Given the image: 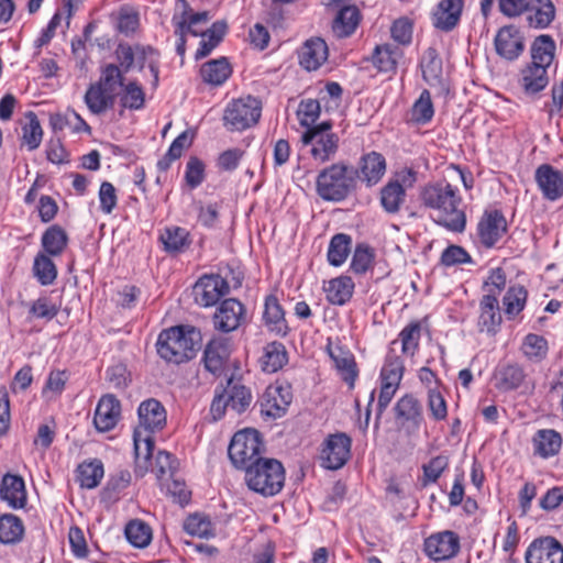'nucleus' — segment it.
Masks as SVG:
<instances>
[{"label":"nucleus","mask_w":563,"mask_h":563,"mask_svg":"<svg viewBox=\"0 0 563 563\" xmlns=\"http://www.w3.org/2000/svg\"><path fill=\"white\" fill-rule=\"evenodd\" d=\"M139 426L133 432L135 468L134 473L143 477L148 471V462L154 450L152 433L162 430L166 424V410L156 399L150 398L139 406Z\"/></svg>","instance_id":"1"},{"label":"nucleus","mask_w":563,"mask_h":563,"mask_svg":"<svg viewBox=\"0 0 563 563\" xmlns=\"http://www.w3.org/2000/svg\"><path fill=\"white\" fill-rule=\"evenodd\" d=\"M420 199L427 208L437 211L434 221L453 232H462L466 225V216L460 209L461 197L449 183H437L422 188Z\"/></svg>","instance_id":"2"},{"label":"nucleus","mask_w":563,"mask_h":563,"mask_svg":"<svg viewBox=\"0 0 563 563\" xmlns=\"http://www.w3.org/2000/svg\"><path fill=\"white\" fill-rule=\"evenodd\" d=\"M202 335L192 325H177L159 333L157 353L167 362L180 364L192 360L200 350Z\"/></svg>","instance_id":"3"},{"label":"nucleus","mask_w":563,"mask_h":563,"mask_svg":"<svg viewBox=\"0 0 563 563\" xmlns=\"http://www.w3.org/2000/svg\"><path fill=\"white\" fill-rule=\"evenodd\" d=\"M356 185L355 168L344 162H339L319 172L316 179V191L325 201L340 202L355 191Z\"/></svg>","instance_id":"4"},{"label":"nucleus","mask_w":563,"mask_h":563,"mask_svg":"<svg viewBox=\"0 0 563 563\" xmlns=\"http://www.w3.org/2000/svg\"><path fill=\"white\" fill-rule=\"evenodd\" d=\"M124 74L115 64H108L102 68L99 80L88 87L84 97L91 113L101 114L113 108L119 93L117 88L122 89L126 84Z\"/></svg>","instance_id":"5"},{"label":"nucleus","mask_w":563,"mask_h":563,"mask_svg":"<svg viewBox=\"0 0 563 563\" xmlns=\"http://www.w3.org/2000/svg\"><path fill=\"white\" fill-rule=\"evenodd\" d=\"M244 472L247 487L262 496H274L284 487L285 470L283 464L275 459L257 460Z\"/></svg>","instance_id":"6"},{"label":"nucleus","mask_w":563,"mask_h":563,"mask_svg":"<svg viewBox=\"0 0 563 563\" xmlns=\"http://www.w3.org/2000/svg\"><path fill=\"white\" fill-rule=\"evenodd\" d=\"M303 145H310V155L318 164L332 161L338 151L340 137L332 132V122L323 121L307 129L301 135Z\"/></svg>","instance_id":"7"},{"label":"nucleus","mask_w":563,"mask_h":563,"mask_svg":"<svg viewBox=\"0 0 563 563\" xmlns=\"http://www.w3.org/2000/svg\"><path fill=\"white\" fill-rule=\"evenodd\" d=\"M264 444L260 432L253 429H245L236 432L228 448V455L236 468L247 470L262 460Z\"/></svg>","instance_id":"8"},{"label":"nucleus","mask_w":563,"mask_h":563,"mask_svg":"<svg viewBox=\"0 0 563 563\" xmlns=\"http://www.w3.org/2000/svg\"><path fill=\"white\" fill-rule=\"evenodd\" d=\"M261 111V101L252 96L232 100L224 110L223 124L229 131L246 130L258 122Z\"/></svg>","instance_id":"9"},{"label":"nucleus","mask_w":563,"mask_h":563,"mask_svg":"<svg viewBox=\"0 0 563 563\" xmlns=\"http://www.w3.org/2000/svg\"><path fill=\"white\" fill-rule=\"evenodd\" d=\"M352 439L343 432L330 434L321 450L322 465L328 470H339L351 455Z\"/></svg>","instance_id":"10"},{"label":"nucleus","mask_w":563,"mask_h":563,"mask_svg":"<svg viewBox=\"0 0 563 563\" xmlns=\"http://www.w3.org/2000/svg\"><path fill=\"white\" fill-rule=\"evenodd\" d=\"M229 289L228 282L220 275H203L196 282L192 295L199 306L211 307L227 295Z\"/></svg>","instance_id":"11"},{"label":"nucleus","mask_w":563,"mask_h":563,"mask_svg":"<svg viewBox=\"0 0 563 563\" xmlns=\"http://www.w3.org/2000/svg\"><path fill=\"white\" fill-rule=\"evenodd\" d=\"M460 538L450 530L433 533L424 540V552L433 561L454 558L460 551Z\"/></svg>","instance_id":"12"},{"label":"nucleus","mask_w":563,"mask_h":563,"mask_svg":"<svg viewBox=\"0 0 563 563\" xmlns=\"http://www.w3.org/2000/svg\"><path fill=\"white\" fill-rule=\"evenodd\" d=\"M496 53L504 59L516 60L525 49V38L516 25L500 27L495 36Z\"/></svg>","instance_id":"13"},{"label":"nucleus","mask_w":563,"mask_h":563,"mask_svg":"<svg viewBox=\"0 0 563 563\" xmlns=\"http://www.w3.org/2000/svg\"><path fill=\"white\" fill-rule=\"evenodd\" d=\"M245 318L244 306L234 298L223 300L217 308L212 323L217 331L229 333L236 330Z\"/></svg>","instance_id":"14"},{"label":"nucleus","mask_w":563,"mask_h":563,"mask_svg":"<svg viewBox=\"0 0 563 563\" xmlns=\"http://www.w3.org/2000/svg\"><path fill=\"white\" fill-rule=\"evenodd\" d=\"M527 563H563V547L552 537L534 540L526 552Z\"/></svg>","instance_id":"15"},{"label":"nucleus","mask_w":563,"mask_h":563,"mask_svg":"<svg viewBox=\"0 0 563 563\" xmlns=\"http://www.w3.org/2000/svg\"><path fill=\"white\" fill-rule=\"evenodd\" d=\"M230 356V341L227 338L213 336L206 345L202 362L212 375H222Z\"/></svg>","instance_id":"16"},{"label":"nucleus","mask_w":563,"mask_h":563,"mask_svg":"<svg viewBox=\"0 0 563 563\" xmlns=\"http://www.w3.org/2000/svg\"><path fill=\"white\" fill-rule=\"evenodd\" d=\"M506 231L507 221L498 210L485 212L477 225L479 241L488 249L493 247Z\"/></svg>","instance_id":"17"},{"label":"nucleus","mask_w":563,"mask_h":563,"mask_svg":"<svg viewBox=\"0 0 563 563\" xmlns=\"http://www.w3.org/2000/svg\"><path fill=\"white\" fill-rule=\"evenodd\" d=\"M464 0H441L432 13V24L442 32H451L460 23Z\"/></svg>","instance_id":"18"},{"label":"nucleus","mask_w":563,"mask_h":563,"mask_svg":"<svg viewBox=\"0 0 563 563\" xmlns=\"http://www.w3.org/2000/svg\"><path fill=\"white\" fill-rule=\"evenodd\" d=\"M121 416L120 401L113 395H104L100 398L93 416V424L100 432L112 430Z\"/></svg>","instance_id":"19"},{"label":"nucleus","mask_w":563,"mask_h":563,"mask_svg":"<svg viewBox=\"0 0 563 563\" xmlns=\"http://www.w3.org/2000/svg\"><path fill=\"white\" fill-rule=\"evenodd\" d=\"M536 181L548 200L555 201L563 196V174L551 165L537 168Z\"/></svg>","instance_id":"20"},{"label":"nucleus","mask_w":563,"mask_h":563,"mask_svg":"<svg viewBox=\"0 0 563 563\" xmlns=\"http://www.w3.org/2000/svg\"><path fill=\"white\" fill-rule=\"evenodd\" d=\"M0 499L13 509L23 508L27 500L24 479L20 475L5 474L0 483Z\"/></svg>","instance_id":"21"},{"label":"nucleus","mask_w":563,"mask_h":563,"mask_svg":"<svg viewBox=\"0 0 563 563\" xmlns=\"http://www.w3.org/2000/svg\"><path fill=\"white\" fill-rule=\"evenodd\" d=\"M356 170V179L365 181L368 187L376 185L386 172V161L384 156L377 152H371L361 157L358 168Z\"/></svg>","instance_id":"22"},{"label":"nucleus","mask_w":563,"mask_h":563,"mask_svg":"<svg viewBox=\"0 0 563 563\" xmlns=\"http://www.w3.org/2000/svg\"><path fill=\"white\" fill-rule=\"evenodd\" d=\"M299 58L305 69H318L328 58L327 43L320 37L308 40L301 47Z\"/></svg>","instance_id":"23"},{"label":"nucleus","mask_w":563,"mask_h":563,"mask_svg":"<svg viewBox=\"0 0 563 563\" xmlns=\"http://www.w3.org/2000/svg\"><path fill=\"white\" fill-rule=\"evenodd\" d=\"M549 84L548 69L537 64H528L521 69L519 85L528 96H536Z\"/></svg>","instance_id":"24"},{"label":"nucleus","mask_w":563,"mask_h":563,"mask_svg":"<svg viewBox=\"0 0 563 563\" xmlns=\"http://www.w3.org/2000/svg\"><path fill=\"white\" fill-rule=\"evenodd\" d=\"M282 387L268 388L261 400V412L271 418H280L285 415L289 404V393H284Z\"/></svg>","instance_id":"25"},{"label":"nucleus","mask_w":563,"mask_h":563,"mask_svg":"<svg viewBox=\"0 0 563 563\" xmlns=\"http://www.w3.org/2000/svg\"><path fill=\"white\" fill-rule=\"evenodd\" d=\"M481 316L478 319L479 330L487 333H495L496 328L501 322L499 313V306L496 295L490 290V294L483 296L481 300Z\"/></svg>","instance_id":"26"},{"label":"nucleus","mask_w":563,"mask_h":563,"mask_svg":"<svg viewBox=\"0 0 563 563\" xmlns=\"http://www.w3.org/2000/svg\"><path fill=\"white\" fill-rule=\"evenodd\" d=\"M361 20V12L355 5H342L332 23V31L338 37H347L354 33Z\"/></svg>","instance_id":"27"},{"label":"nucleus","mask_w":563,"mask_h":563,"mask_svg":"<svg viewBox=\"0 0 563 563\" xmlns=\"http://www.w3.org/2000/svg\"><path fill=\"white\" fill-rule=\"evenodd\" d=\"M395 416L404 422H409L413 429H419L422 420V406L419 400L410 394L399 398L395 405Z\"/></svg>","instance_id":"28"},{"label":"nucleus","mask_w":563,"mask_h":563,"mask_svg":"<svg viewBox=\"0 0 563 563\" xmlns=\"http://www.w3.org/2000/svg\"><path fill=\"white\" fill-rule=\"evenodd\" d=\"M263 318L266 327L272 332L282 336H285L288 333L285 312L275 296H268L266 298Z\"/></svg>","instance_id":"29"},{"label":"nucleus","mask_w":563,"mask_h":563,"mask_svg":"<svg viewBox=\"0 0 563 563\" xmlns=\"http://www.w3.org/2000/svg\"><path fill=\"white\" fill-rule=\"evenodd\" d=\"M526 373L518 364H506L495 373V387L501 391L518 389L525 382Z\"/></svg>","instance_id":"30"},{"label":"nucleus","mask_w":563,"mask_h":563,"mask_svg":"<svg viewBox=\"0 0 563 563\" xmlns=\"http://www.w3.org/2000/svg\"><path fill=\"white\" fill-rule=\"evenodd\" d=\"M527 11L531 12L528 15L529 25L536 29L548 27L555 18V7L551 0H530Z\"/></svg>","instance_id":"31"},{"label":"nucleus","mask_w":563,"mask_h":563,"mask_svg":"<svg viewBox=\"0 0 563 563\" xmlns=\"http://www.w3.org/2000/svg\"><path fill=\"white\" fill-rule=\"evenodd\" d=\"M117 97L120 99V115H123L125 109L137 111L145 106L144 89L136 80L128 81Z\"/></svg>","instance_id":"32"},{"label":"nucleus","mask_w":563,"mask_h":563,"mask_svg":"<svg viewBox=\"0 0 563 563\" xmlns=\"http://www.w3.org/2000/svg\"><path fill=\"white\" fill-rule=\"evenodd\" d=\"M223 391L230 408L236 413L244 412L250 407L253 399L251 390L244 385L234 383L232 378L228 379L227 387Z\"/></svg>","instance_id":"33"},{"label":"nucleus","mask_w":563,"mask_h":563,"mask_svg":"<svg viewBox=\"0 0 563 563\" xmlns=\"http://www.w3.org/2000/svg\"><path fill=\"white\" fill-rule=\"evenodd\" d=\"M405 198L406 190L399 180H389L380 189V205L387 213H397Z\"/></svg>","instance_id":"34"},{"label":"nucleus","mask_w":563,"mask_h":563,"mask_svg":"<svg viewBox=\"0 0 563 563\" xmlns=\"http://www.w3.org/2000/svg\"><path fill=\"white\" fill-rule=\"evenodd\" d=\"M554 52V40L548 34L539 35L531 45V63L548 69L553 62Z\"/></svg>","instance_id":"35"},{"label":"nucleus","mask_w":563,"mask_h":563,"mask_svg":"<svg viewBox=\"0 0 563 563\" xmlns=\"http://www.w3.org/2000/svg\"><path fill=\"white\" fill-rule=\"evenodd\" d=\"M354 283L347 276L334 278L324 286L327 299L332 305H344L347 302L353 294Z\"/></svg>","instance_id":"36"},{"label":"nucleus","mask_w":563,"mask_h":563,"mask_svg":"<svg viewBox=\"0 0 563 563\" xmlns=\"http://www.w3.org/2000/svg\"><path fill=\"white\" fill-rule=\"evenodd\" d=\"M200 73L206 82L220 86L230 77L232 69L228 59L221 57L205 63Z\"/></svg>","instance_id":"37"},{"label":"nucleus","mask_w":563,"mask_h":563,"mask_svg":"<svg viewBox=\"0 0 563 563\" xmlns=\"http://www.w3.org/2000/svg\"><path fill=\"white\" fill-rule=\"evenodd\" d=\"M401 56L402 52L398 46L384 44L375 47L372 62L379 71L387 73L396 69Z\"/></svg>","instance_id":"38"},{"label":"nucleus","mask_w":563,"mask_h":563,"mask_svg":"<svg viewBox=\"0 0 563 563\" xmlns=\"http://www.w3.org/2000/svg\"><path fill=\"white\" fill-rule=\"evenodd\" d=\"M228 24L225 21H217L206 32L201 33L203 37L200 46L196 52V59L207 57L222 41L227 33Z\"/></svg>","instance_id":"39"},{"label":"nucleus","mask_w":563,"mask_h":563,"mask_svg":"<svg viewBox=\"0 0 563 563\" xmlns=\"http://www.w3.org/2000/svg\"><path fill=\"white\" fill-rule=\"evenodd\" d=\"M24 526L22 520L12 514L0 516V542L3 544H14L22 540Z\"/></svg>","instance_id":"40"},{"label":"nucleus","mask_w":563,"mask_h":563,"mask_svg":"<svg viewBox=\"0 0 563 563\" xmlns=\"http://www.w3.org/2000/svg\"><path fill=\"white\" fill-rule=\"evenodd\" d=\"M77 482L82 488H96L103 477V464L99 460L82 462L77 467Z\"/></svg>","instance_id":"41"},{"label":"nucleus","mask_w":563,"mask_h":563,"mask_svg":"<svg viewBox=\"0 0 563 563\" xmlns=\"http://www.w3.org/2000/svg\"><path fill=\"white\" fill-rule=\"evenodd\" d=\"M287 363V351L283 343L272 342L268 343L261 357L263 371L267 373H275Z\"/></svg>","instance_id":"42"},{"label":"nucleus","mask_w":563,"mask_h":563,"mask_svg":"<svg viewBox=\"0 0 563 563\" xmlns=\"http://www.w3.org/2000/svg\"><path fill=\"white\" fill-rule=\"evenodd\" d=\"M42 246L49 256H59L67 246L68 236L59 225H52L42 235Z\"/></svg>","instance_id":"43"},{"label":"nucleus","mask_w":563,"mask_h":563,"mask_svg":"<svg viewBox=\"0 0 563 563\" xmlns=\"http://www.w3.org/2000/svg\"><path fill=\"white\" fill-rule=\"evenodd\" d=\"M420 65L422 69L423 79L429 85L440 84L443 73L442 59L440 58L435 48L429 47L424 52Z\"/></svg>","instance_id":"44"},{"label":"nucleus","mask_w":563,"mask_h":563,"mask_svg":"<svg viewBox=\"0 0 563 563\" xmlns=\"http://www.w3.org/2000/svg\"><path fill=\"white\" fill-rule=\"evenodd\" d=\"M159 239L169 253L183 252L190 245L189 232L180 227L166 228Z\"/></svg>","instance_id":"45"},{"label":"nucleus","mask_w":563,"mask_h":563,"mask_svg":"<svg viewBox=\"0 0 563 563\" xmlns=\"http://www.w3.org/2000/svg\"><path fill=\"white\" fill-rule=\"evenodd\" d=\"M352 239L344 233L335 234L329 244L328 261L333 266L342 265L351 252Z\"/></svg>","instance_id":"46"},{"label":"nucleus","mask_w":563,"mask_h":563,"mask_svg":"<svg viewBox=\"0 0 563 563\" xmlns=\"http://www.w3.org/2000/svg\"><path fill=\"white\" fill-rule=\"evenodd\" d=\"M536 452L543 457L559 452L562 443L560 433L554 430H540L533 439Z\"/></svg>","instance_id":"47"},{"label":"nucleus","mask_w":563,"mask_h":563,"mask_svg":"<svg viewBox=\"0 0 563 563\" xmlns=\"http://www.w3.org/2000/svg\"><path fill=\"white\" fill-rule=\"evenodd\" d=\"M330 356L336 369L340 372L342 379L349 384L350 387H353L357 377L356 363L353 355L339 350L338 353L331 351Z\"/></svg>","instance_id":"48"},{"label":"nucleus","mask_w":563,"mask_h":563,"mask_svg":"<svg viewBox=\"0 0 563 563\" xmlns=\"http://www.w3.org/2000/svg\"><path fill=\"white\" fill-rule=\"evenodd\" d=\"M135 63L142 70L147 65L153 76V87L158 85L159 62L158 53L152 46L136 45Z\"/></svg>","instance_id":"49"},{"label":"nucleus","mask_w":563,"mask_h":563,"mask_svg":"<svg viewBox=\"0 0 563 563\" xmlns=\"http://www.w3.org/2000/svg\"><path fill=\"white\" fill-rule=\"evenodd\" d=\"M33 272L37 280L44 285H52L57 277V268L49 255L38 253L34 258Z\"/></svg>","instance_id":"50"},{"label":"nucleus","mask_w":563,"mask_h":563,"mask_svg":"<svg viewBox=\"0 0 563 563\" xmlns=\"http://www.w3.org/2000/svg\"><path fill=\"white\" fill-rule=\"evenodd\" d=\"M27 123L22 126V142L30 151L36 150L43 137V130L37 115L30 111L26 113Z\"/></svg>","instance_id":"51"},{"label":"nucleus","mask_w":563,"mask_h":563,"mask_svg":"<svg viewBox=\"0 0 563 563\" xmlns=\"http://www.w3.org/2000/svg\"><path fill=\"white\" fill-rule=\"evenodd\" d=\"M125 537L135 548H145L152 540V530L141 520H132L125 527Z\"/></svg>","instance_id":"52"},{"label":"nucleus","mask_w":563,"mask_h":563,"mask_svg":"<svg viewBox=\"0 0 563 563\" xmlns=\"http://www.w3.org/2000/svg\"><path fill=\"white\" fill-rule=\"evenodd\" d=\"M184 530L194 537L209 538L214 536V528L211 520L203 515H190L184 521Z\"/></svg>","instance_id":"53"},{"label":"nucleus","mask_w":563,"mask_h":563,"mask_svg":"<svg viewBox=\"0 0 563 563\" xmlns=\"http://www.w3.org/2000/svg\"><path fill=\"white\" fill-rule=\"evenodd\" d=\"M528 292L522 286L510 287L503 301L505 305V312L509 317H515L525 307Z\"/></svg>","instance_id":"54"},{"label":"nucleus","mask_w":563,"mask_h":563,"mask_svg":"<svg viewBox=\"0 0 563 563\" xmlns=\"http://www.w3.org/2000/svg\"><path fill=\"white\" fill-rule=\"evenodd\" d=\"M404 362L397 355L388 354L380 371V379L385 383H393L399 386L404 375Z\"/></svg>","instance_id":"55"},{"label":"nucleus","mask_w":563,"mask_h":563,"mask_svg":"<svg viewBox=\"0 0 563 563\" xmlns=\"http://www.w3.org/2000/svg\"><path fill=\"white\" fill-rule=\"evenodd\" d=\"M434 114L431 95L428 90H423L419 99L415 102L411 115L412 120L417 123H428Z\"/></svg>","instance_id":"56"},{"label":"nucleus","mask_w":563,"mask_h":563,"mask_svg":"<svg viewBox=\"0 0 563 563\" xmlns=\"http://www.w3.org/2000/svg\"><path fill=\"white\" fill-rule=\"evenodd\" d=\"M70 117H73L77 124L75 125V131H86L90 132V126L86 123V121L74 110L66 112L65 114L62 113H55L52 114L49 118V123L53 129V131H63L67 125L70 124Z\"/></svg>","instance_id":"57"},{"label":"nucleus","mask_w":563,"mask_h":563,"mask_svg":"<svg viewBox=\"0 0 563 563\" xmlns=\"http://www.w3.org/2000/svg\"><path fill=\"white\" fill-rule=\"evenodd\" d=\"M178 3L181 5V12L175 13L173 16V24L175 25V34L178 37L186 38L188 33L197 36L199 33L196 31L188 21V13L191 11L186 0H179Z\"/></svg>","instance_id":"58"},{"label":"nucleus","mask_w":563,"mask_h":563,"mask_svg":"<svg viewBox=\"0 0 563 563\" xmlns=\"http://www.w3.org/2000/svg\"><path fill=\"white\" fill-rule=\"evenodd\" d=\"M420 335L421 324L419 321L410 322L407 327H405L399 333V338L402 344V352L413 354L415 350L418 347Z\"/></svg>","instance_id":"59"},{"label":"nucleus","mask_w":563,"mask_h":563,"mask_svg":"<svg viewBox=\"0 0 563 563\" xmlns=\"http://www.w3.org/2000/svg\"><path fill=\"white\" fill-rule=\"evenodd\" d=\"M320 103L314 99L302 100L299 104L298 117L300 124L307 129L312 128L320 115Z\"/></svg>","instance_id":"60"},{"label":"nucleus","mask_w":563,"mask_h":563,"mask_svg":"<svg viewBox=\"0 0 563 563\" xmlns=\"http://www.w3.org/2000/svg\"><path fill=\"white\" fill-rule=\"evenodd\" d=\"M177 467V460L170 453L166 451H159L156 455L153 472L156 474L158 479H163L165 476L172 477Z\"/></svg>","instance_id":"61"},{"label":"nucleus","mask_w":563,"mask_h":563,"mask_svg":"<svg viewBox=\"0 0 563 563\" xmlns=\"http://www.w3.org/2000/svg\"><path fill=\"white\" fill-rule=\"evenodd\" d=\"M132 475L128 470L118 471L111 475L104 487V494L109 498H114L119 493L131 484Z\"/></svg>","instance_id":"62"},{"label":"nucleus","mask_w":563,"mask_h":563,"mask_svg":"<svg viewBox=\"0 0 563 563\" xmlns=\"http://www.w3.org/2000/svg\"><path fill=\"white\" fill-rule=\"evenodd\" d=\"M59 311V307L47 297H40L30 307V314L35 318L52 320Z\"/></svg>","instance_id":"63"},{"label":"nucleus","mask_w":563,"mask_h":563,"mask_svg":"<svg viewBox=\"0 0 563 563\" xmlns=\"http://www.w3.org/2000/svg\"><path fill=\"white\" fill-rule=\"evenodd\" d=\"M373 251L366 245H357L351 262V269L356 274L365 273L372 265Z\"/></svg>","instance_id":"64"}]
</instances>
